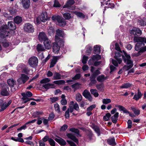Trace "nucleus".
Returning a JSON list of instances; mask_svg holds the SVG:
<instances>
[{
  "instance_id": "obj_4",
  "label": "nucleus",
  "mask_w": 146,
  "mask_h": 146,
  "mask_svg": "<svg viewBox=\"0 0 146 146\" xmlns=\"http://www.w3.org/2000/svg\"><path fill=\"white\" fill-rule=\"evenodd\" d=\"M59 38L57 36H55L56 42L53 43L52 46L53 51L55 54H58L60 49V46H59L57 42H58Z\"/></svg>"
},
{
  "instance_id": "obj_59",
  "label": "nucleus",
  "mask_w": 146,
  "mask_h": 146,
  "mask_svg": "<svg viewBox=\"0 0 146 146\" xmlns=\"http://www.w3.org/2000/svg\"><path fill=\"white\" fill-rule=\"evenodd\" d=\"M96 107V105L95 104L92 105L87 108V111H91Z\"/></svg>"
},
{
  "instance_id": "obj_53",
  "label": "nucleus",
  "mask_w": 146,
  "mask_h": 146,
  "mask_svg": "<svg viewBox=\"0 0 146 146\" xmlns=\"http://www.w3.org/2000/svg\"><path fill=\"white\" fill-rule=\"evenodd\" d=\"M87 50H86V52L88 53V54L89 55L90 54L91 51L92 49V47L89 46H86Z\"/></svg>"
},
{
  "instance_id": "obj_62",
  "label": "nucleus",
  "mask_w": 146,
  "mask_h": 146,
  "mask_svg": "<svg viewBox=\"0 0 146 146\" xmlns=\"http://www.w3.org/2000/svg\"><path fill=\"white\" fill-rule=\"evenodd\" d=\"M53 6L54 7H60V5L57 0H55Z\"/></svg>"
},
{
  "instance_id": "obj_14",
  "label": "nucleus",
  "mask_w": 146,
  "mask_h": 146,
  "mask_svg": "<svg viewBox=\"0 0 146 146\" xmlns=\"http://www.w3.org/2000/svg\"><path fill=\"white\" fill-rule=\"evenodd\" d=\"M60 57L59 56H55L53 57L51 62L50 68L53 67L56 64L58 60L60 58Z\"/></svg>"
},
{
  "instance_id": "obj_42",
  "label": "nucleus",
  "mask_w": 146,
  "mask_h": 146,
  "mask_svg": "<svg viewBox=\"0 0 146 146\" xmlns=\"http://www.w3.org/2000/svg\"><path fill=\"white\" fill-rule=\"evenodd\" d=\"M82 97L81 95L79 93H77L76 95V99L78 102H80L82 100Z\"/></svg>"
},
{
  "instance_id": "obj_29",
  "label": "nucleus",
  "mask_w": 146,
  "mask_h": 146,
  "mask_svg": "<svg viewBox=\"0 0 146 146\" xmlns=\"http://www.w3.org/2000/svg\"><path fill=\"white\" fill-rule=\"evenodd\" d=\"M22 18L20 16H16L14 19V23L17 24L20 23L22 22Z\"/></svg>"
},
{
  "instance_id": "obj_27",
  "label": "nucleus",
  "mask_w": 146,
  "mask_h": 146,
  "mask_svg": "<svg viewBox=\"0 0 146 146\" xmlns=\"http://www.w3.org/2000/svg\"><path fill=\"white\" fill-rule=\"evenodd\" d=\"M121 56V54L119 52H115V58L118 61L119 64H120L122 62V60L121 58H119Z\"/></svg>"
},
{
  "instance_id": "obj_8",
  "label": "nucleus",
  "mask_w": 146,
  "mask_h": 146,
  "mask_svg": "<svg viewBox=\"0 0 146 146\" xmlns=\"http://www.w3.org/2000/svg\"><path fill=\"white\" fill-rule=\"evenodd\" d=\"M130 34L134 35H141L142 34L141 30L138 28L134 27L130 31Z\"/></svg>"
},
{
  "instance_id": "obj_58",
  "label": "nucleus",
  "mask_w": 146,
  "mask_h": 146,
  "mask_svg": "<svg viewBox=\"0 0 146 146\" xmlns=\"http://www.w3.org/2000/svg\"><path fill=\"white\" fill-rule=\"evenodd\" d=\"M124 62H127L126 64L128 65H132L133 66V62L130 59L126 60L125 59H124Z\"/></svg>"
},
{
  "instance_id": "obj_48",
  "label": "nucleus",
  "mask_w": 146,
  "mask_h": 146,
  "mask_svg": "<svg viewBox=\"0 0 146 146\" xmlns=\"http://www.w3.org/2000/svg\"><path fill=\"white\" fill-rule=\"evenodd\" d=\"M53 83L55 84L60 85L64 84L65 83V82L63 80H61L54 81Z\"/></svg>"
},
{
  "instance_id": "obj_40",
  "label": "nucleus",
  "mask_w": 146,
  "mask_h": 146,
  "mask_svg": "<svg viewBox=\"0 0 146 146\" xmlns=\"http://www.w3.org/2000/svg\"><path fill=\"white\" fill-rule=\"evenodd\" d=\"M131 109L135 115H138L140 114V111L139 109L133 107H131Z\"/></svg>"
},
{
  "instance_id": "obj_15",
  "label": "nucleus",
  "mask_w": 146,
  "mask_h": 146,
  "mask_svg": "<svg viewBox=\"0 0 146 146\" xmlns=\"http://www.w3.org/2000/svg\"><path fill=\"white\" fill-rule=\"evenodd\" d=\"M21 3L23 7L25 9H28L30 5V0H21Z\"/></svg>"
},
{
  "instance_id": "obj_43",
  "label": "nucleus",
  "mask_w": 146,
  "mask_h": 146,
  "mask_svg": "<svg viewBox=\"0 0 146 146\" xmlns=\"http://www.w3.org/2000/svg\"><path fill=\"white\" fill-rule=\"evenodd\" d=\"M61 75L58 73L56 72L54 74L53 79L54 80H58L61 79Z\"/></svg>"
},
{
  "instance_id": "obj_50",
  "label": "nucleus",
  "mask_w": 146,
  "mask_h": 146,
  "mask_svg": "<svg viewBox=\"0 0 146 146\" xmlns=\"http://www.w3.org/2000/svg\"><path fill=\"white\" fill-rule=\"evenodd\" d=\"M50 81V79L48 78H46L41 80L40 82L41 84H46L49 82Z\"/></svg>"
},
{
  "instance_id": "obj_16",
  "label": "nucleus",
  "mask_w": 146,
  "mask_h": 146,
  "mask_svg": "<svg viewBox=\"0 0 146 146\" xmlns=\"http://www.w3.org/2000/svg\"><path fill=\"white\" fill-rule=\"evenodd\" d=\"M9 87L7 86H6L2 90L1 92V94L3 96H8L9 94Z\"/></svg>"
},
{
  "instance_id": "obj_26",
  "label": "nucleus",
  "mask_w": 146,
  "mask_h": 146,
  "mask_svg": "<svg viewBox=\"0 0 146 146\" xmlns=\"http://www.w3.org/2000/svg\"><path fill=\"white\" fill-rule=\"evenodd\" d=\"M119 116V113L116 112L115 114L111 117L112 121L114 123H117V118Z\"/></svg>"
},
{
  "instance_id": "obj_64",
  "label": "nucleus",
  "mask_w": 146,
  "mask_h": 146,
  "mask_svg": "<svg viewBox=\"0 0 146 146\" xmlns=\"http://www.w3.org/2000/svg\"><path fill=\"white\" fill-rule=\"evenodd\" d=\"M68 127V125L66 124L64 125L60 128V131H64Z\"/></svg>"
},
{
  "instance_id": "obj_31",
  "label": "nucleus",
  "mask_w": 146,
  "mask_h": 146,
  "mask_svg": "<svg viewBox=\"0 0 146 146\" xmlns=\"http://www.w3.org/2000/svg\"><path fill=\"white\" fill-rule=\"evenodd\" d=\"M42 87L45 89L48 90L50 88H54L55 87V85L53 84L48 83L43 85Z\"/></svg>"
},
{
  "instance_id": "obj_37",
  "label": "nucleus",
  "mask_w": 146,
  "mask_h": 146,
  "mask_svg": "<svg viewBox=\"0 0 146 146\" xmlns=\"http://www.w3.org/2000/svg\"><path fill=\"white\" fill-rule=\"evenodd\" d=\"M106 79V78L105 77L104 75H101L98 76L97 78V80L100 82H102L104 81Z\"/></svg>"
},
{
  "instance_id": "obj_2",
  "label": "nucleus",
  "mask_w": 146,
  "mask_h": 146,
  "mask_svg": "<svg viewBox=\"0 0 146 146\" xmlns=\"http://www.w3.org/2000/svg\"><path fill=\"white\" fill-rule=\"evenodd\" d=\"M51 18L52 20L54 21H57L58 22V24L60 26H64L66 24L65 21L60 16H53Z\"/></svg>"
},
{
  "instance_id": "obj_5",
  "label": "nucleus",
  "mask_w": 146,
  "mask_h": 146,
  "mask_svg": "<svg viewBox=\"0 0 146 146\" xmlns=\"http://www.w3.org/2000/svg\"><path fill=\"white\" fill-rule=\"evenodd\" d=\"M38 61V59L36 57L33 56L29 58L28 63L31 67H34L37 65Z\"/></svg>"
},
{
  "instance_id": "obj_51",
  "label": "nucleus",
  "mask_w": 146,
  "mask_h": 146,
  "mask_svg": "<svg viewBox=\"0 0 146 146\" xmlns=\"http://www.w3.org/2000/svg\"><path fill=\"white\" fill-rule=\"evenodd\" d=\"M102 102L103 104H107L110 103L111 102V100L109 98H104L103 99Z\"/></svg>"
},
{
  "instance_id": "obj_55",
  "label": "nucleus",
  "mask_w": 146,
  "mask_h": 146,
  "mask_svg": "<svg viewBox=\"0 0 146 146\" xmlns=\"http://www.w3.org/2000/svg\"><path fill=\"white\" fill-rule=\"evenodd\" d=\"M88 59V57L84 55L82 57V62L84 64H85L86 63V62Z\"/></svg>"
},
{
  "instance_id": "obj_36",
  "label": "nucleus",
  "mask_w": 146,
  "mask_h": 146,
  "mask_svg": "<svg viewBox=\"0 0 146 146\" xmlns=\"http://www.w3.org/2000/svg\"><path fill=\"white\" fill-rule=\"evenodd\" d=\"M90 92L91 94L93 95L95 97H97L99 96V94L96 89H91L90 90Z\"/></svg>"
},
{
  "instance_id": "obj_20",
  "label": "nucleus",
  "mask_w": 146,
  "mask_h": 146,
  "mask_svg": "<svg viewBox=\"0 0 146 146\" xmlns=\"http://www.w3.org/2000/svg\"><path fill=\"white\" fill-rule=\"evenodd\" d=\"M94 69L95 68L94 67L91 66L90 70L91 72L92 73L91 76L96 77V76L100 74L101 73L99 70H97L94 72Z\"/></svg>"
},
{
  "instance_id": "obj_24",
  "label": "nucleus",
  "mask_w": 146,
  "mask_h": 146,
  "mask_svg": "<svg viewBox=\"0 0 146 146\" xmlns=\"http://www.w3.org/2000/svg\"><path fill=\"white\" fill-rule=\"evenodd\" d=\"M146 51V46L144 47H142L137 53H134V56H138L141 54V53H143Z\"/></svg>"
},
{
  "instance_id": "obj_54",
  "label": "nucleus",
  "mask_w": 146,
  "mask_h": 146,
  "mask_svg": "<svg viewBox=\"0 0 146 146\" xmlns=\"http://www.w3.org/2000/svg\"><path fill=\"white\" fill-rule=\"evenodd\" d=\"M54 107L55 110L58 112H60V106L57 103H56L54 105Z\"/></svg>"
},
{
  "instance_id": "obj_35",
  "label": "nucleus",
  "mask_w": 146,
  "mask_h": 146,
  "mask_svg": "<svg viewBox=\"0 0 146 146\" xmlns=\"http://www.w3.org/2000/svg\"><path fill=\"white\" fill-rule=\"evenodd\" d=\"M92 128L97 134L98 136H99L100 135V129L98 127L95 125H93L92 127Z\"/></svg>"
},
{
  "instance_id": "obj_13",
  "label": "nucleus",
  "mask_w": 146,
  "mask_h": 146,
  "mask_svg": "<svg viewBox=\"0 0 146 146\" xmlns=\"http://www.w3.org/2000/svg\"><path fill=\"white\" fill-rule=\"evenodd\" d=\"M50 17H48L46 12H45L42 13L40 17V21L42 22H44L46 21Z\"/></svg>"
},
{
  "instance_id": "obj_49",
  "label": "nucleus",
  "mask_w": 146,
  "mask_h": 146,
  "mask_svg": "<svg viewBox=\"0 0 146 146\" xmlns=\"http://www.w3.org/2000/svg\"><path fill=\"white\" fill-rule=\"evenodd\" d=\"M63 16L66 20H68L71 19L72 18L70 14L69 13H66L63 14Z\"/></svg>"
},
{
  "instance_id": "obj_6",
  "label": "nucleus",
  "mask_w": 146,
  "mask_h": 146,
  "mask_svg": "<svg viewBox=\"0 0 146 146\" xmlns=\"http://www.w3.org/2000/svg\"><path fill=\"white\" fill-rule=\"evenodd\" d=\"M24 30L29 33H33L34 31V27L30 23L25 24L24 27Z\"/></svg>"
},
{
  "instance_id": "obj_18",
  "label": "nucleus",
  "mask_w": 146,
  "mask_h": 146,
  "mask_svg": "<svg viewBox=\"0 0 146 146\" xmlns=\"http://www.w3.org/2000/svg\"><path fill=\"white\" fill-rule=\"evenodd\" d=\"M51 42L48 39L44 41V44L45 48L47 49H50L51 47Z\"/></svg>"
},
{
  "instance_id": "obj_10",
  "label": "nucleus",
  "mask_w": 146,
  "mask_h": 146,
  "mask_svg": "<svg viewBox=\"0 0 146 146\" xmlns=\"http://www.w3.org/2000/svg\"><path fill=\"white\" fill-rule=\"evenodd\" d=\"M82 95L86 98L89 101H91L92 100V97L90 92L87 90H85L83 92Z\"/></svg>"
},
{
  "instance_id": "obj_34",
  "label": "nucleus",
  "mask_w": 146,
  "mask_h": 146,
  "mask_svg": "<svg viewBox=\"0 0 146 146\" xmlns=\"http://www.w3.org/2000/svg\"><path fill=\"white\" fill-rule=\"evenodd\" d=\"M95 78L96 77L91 76L90 77L91 82L89 84L90 86H92L93 84H95L96 83L97 81L95 79Z\"/></svg>"
},
{
  "instance_id": "obj_52",
  "label": "nucleus",
  "mask_w": 146,
  "mask_h": 146,
  "mask_svg": "<svg viewBox=\"0 0 146 146\" xmlns=\"http://www.w3.org/2000/svg\"><path fill=\"white\" fill-rule=\"evenodd\" d=\"M69 131L71 132H74L77 134L78 135L79 134V131L77 129L72 128L70 129Z\"/></svg>"
},
{
  "instance_id": "obj_1",
  "label": "nucleus",
  "mask_w": 146,
  "mask_h": 146,
  "mask_svg": "<svg viewBox=\"0 0 146 146\" xmlns=\"http://www.w3.org/2000/svg\"><path fill=\"white\" fill-rule=\"evenodd\" d=\"M7 26V25H5L2 28V30L0 32V39H1V42L2 45L4 47L8 46L10 43L5 39V38L9 36L10 37L11 34L9 29H6Z\"/></svg>"
},
{
  "instance_id": "obj_44",
  "label": "nucleus",
  "mask_w": 146,
  "mask_h": 146,
  "mask_svg": "<svg viewBox=\"0 0 146 146\" xmlns=\"http://www.w3.org/2000/svg\"><path fill=\"white\" fill-rule=\"evenodd\" d=\"M94 50L95 52V54H98L99 53L100 51V46L97 45L94 46Z\"/></svg>"
},
{
  "instance_id": "obj_41",
  "label": "nucleus",
  "mask_w": 146,
  "mask_h": 146,
  "mask_svg": "<svg viewBox=\"0 0 146 146\" xmlns=\"http://www.w3.org/2000/svg\"><path fill=\"white\" fill-rule=\"evenodd\" d=\"M96 88L100 91H102L104 90V85L103 84H98L96 86Z\"/></svg>"
},
{
  "instance_id": "obj_56",
  "label": "nucleus",
  "mask_w": 146,
  "mask_h": 146,
  "mask_svg": "<svg viewBox=\"0 0 146 146\" xmlns=\"http://www.w3.org/2000/svg\"><path fill=\"white\" fill-rule=\"evenodd\" d=\"M48 142L51 146H55V142L52 139L50 138L48 140Z\"/></svg>"
},
{
  "instance_id": "obj_32",
  "label": "nucleus",
  "mask_w": 146,
  "mask_h": 146,
  "mask_svg": "<svg viewBox=\"0 0 146 146\" xmlns=\"http://www.w3.org/2000/svg\"><path fill=\"white\" fill-rule=\"evenodd\" d=\"M143 44L144 45V44L142 43H137L135 46V50L138 51L141 49L142 48L141 46Z\"/></svg>"
},
{
  "instance_id": "obj_63",
  "label": "nucleus",
  "mask_w": 146,
  "mask_h": 146,
  "mask_svg": "<svg viewBox=\"0 0 146 146\" xmlns=\"http://www.w3.org/2000/svg\"><path fill=\"white\" fill-rule=\"evenodd\" d=\"M133 67V65H125L123 66V68L125 70H127L130 69Z\"/></svg>"
},
{
  "instance_id": "obj_12",
  "label": "nucleus",
  "mask_w": 146,
  "mask_h": 146,
  "mask_svg": "<svg viewBox=\"0 0 146 146\" xmlns=\"http://www.w3.org/2000/svg\"><path fill=\"white\" fill-rule=\"evenodd\" d=\"M38 38L40 41H44L48 39L45 33L43 32L39 33L38 35Z\"/></svg>"
},
{
  "instance_id": "obj_38",
  "label": "nucleus",
  "mask_w": 146,
  "mask_h": 146,
  "mask_svg": "<svg viewBox=\"0 0 146 146\" xmlns=\"http://www.w3.org/2000/svg\"><path fill=\"white\" fill-rule=\"evenodd\" d=\"M7 83L11 87H13L14 85L15 84V81L13 78L8 80Z\"/></svg>"
},
{
  "instance_id": "obj_11",
  "label": "nucleus",
  "mask_w": 146,
  "mask_h": 146,
  "mask_svg": "<svg viewBox=\"0 0 146 146\" xmlns=\"http://www.w3.org/2000/svg\"><path fill=\"white\" fill-rule=\"evenodd\" d=\"M11 102V101L10 100L7 103L6 102H5L3 104L2 103L1 105L0 111H3L5 110L10 105Z\"/></svg>"
},
{
  "instance_id": "obj_39",
  "label": "nucleus",
  "mask_w": 146,
  "mask_h": 146,
  "mask_svg": "<svg viewBox=\"0 0 146 146\" xmlns=\"http://www.w3.org/2000/svg\"><path fill=\"white\" fill-rule=\"evenodd\" d=\"M37 50L38 52H41L44 51L45 49L43 46L40 44H38L36 46Z\"/></svg>"
},
{
  "instance_id": "obj_9",
  "label": "nucleus",
  "mask_w": 146,
  "mask_h": 146,
  "mask_svg": "<svg viewBox=\"0 0 146 146\" xmlns=\"http://www.w3.org/2000/svg\"><path fill=\"white\" fill-rule=\"evenodd\" d=\"M115 107L118 108L120 111H122L123 113H128L129 114V115L131 117H133L135 116L133 114H131L129 112L127 111L124 107L122 106L116 105Z\"/></svg>"
},
{
  "instance_id": "obj_3",
  "label": "nucleus",
  "mask_w": 146,
  "mask_h": 146,
  "mask_svg": "<svg viewBox=\"0 0 146 146\" xmlns=\"http://www.w3.org/2000/svg\"><path fill=\"white\" fill-rule=\"evenodd\" d=\"M74 109L79 112V109L78 105L77 103L74 104L73 101H71L69 104V108L67 110H68L70 113H72L74 111Z\"/></svg>"
},
{
  "instance_id": "obj_28",
  "label": "nucleus",
  "mask_w": 146,
  "mask_h": 146,
  "mask_svg": "<svg viewBox=\"0 0 146 146\" xmlns=\"http://www.w3.org/2000/svg\"><path fill=\"white\" fill-rule=\"evenodd\" d=\"M132 86V84L129 83H125L123 84L121 86H120V88H128Z\"/></svg>"
},
{
  "instance_id": "obj_25",
  "label": "nucleus",
  "mask_w": 146,
  "mask_h": 146,
  "mask_svg": "<svg viewBox=\"0 0 146 146\" xmlns=\"http://www.w3.org/2000/svg\"><path fill=\"white\" fill-rule=\"evenodd\" d=\"M75 3L74 0H69L64 6V8H68L73 5Z\"/></svg>"
},
{
  "instance_id": "obj_19",
  "label": "nucleus",
  "mask_w": 146,
  "mask_h": 146,
  "mask_svg": "<svg viewBox=\"0 0 146 146\" xmlns=\"http://www.w3.org/2000/svg\"><path fill=\"white\" fill-rule=\"evenodd\" d=\"M142 95L143 94L141 93L139 90L138 89L137 93L135 94L133 99L136 101H138L141 98Z\"/></svg>"
},
{
  "instance_id": "obj_47",
  "label": "nucleus",
  "mask_w": 146,
  "mask_h": 146,
  "mask_svg": "<svg viewBox=\"0 0 146 146\" xmlns=\"http://www.w3.org/2000/svg\"><path fill=\"white\" fill-rule=\"evenodd\" d=\"M92 58H93L95 61H98V60L101 59V56L98 54L93 55L92 56Z\"/></svg>"
},
{
  "instance_id": "obj_57",
  "label": "nucleus",
  "mask_w": 146,
  "mask_h": 146,
  "mask_svg": "<svg viewBox=\"0 0 146 146\" xmlns=\"http://www.w3.org/2000/svg\"><path fill=\"white\" fill-rule=\"evenodd\" d=\"M111 116L110 113H108L106 114V115L104 117L103 119L105 121H108Z\"/></svg>"
},
{
  "instance_id": "obj_61",
  "label": "nucleus",
  "mask_w": 146,
  "mask_h": 146,
  "mask_svg": "<svg viewBox=\"0 0 146 146\" xmlns=\"http://www.w3.org/2000/svg\"><path fill=\"white\" fill-rule=\"evenodd\" d=\"M50 100L52 103H54L58 100V98L57 97H51Z\"/></svg>"
},
{
  "instance_id": "obj_23",
  "label": "nucleus",
  "mask_w": 146,
  "mask_h": 146,
  "mask_svg": "<svg viewBox=\"0 0 146 146\" xmlns=\"http://www.w3.org/2000/svg\"><path fill=\"white\" fill-rule=\"evenodd\" d=\"M107 142L108 144L112 146H115L116 145L114 137L110 138L107 139Z\"/></svg>"
},
{
  "instance_id": "obj_7",
  "label": "nucleus",
  "mask_w": 146,
  "mask_h": 146,
  "mask_svg": "<svg viewBox=\"0 0 146 146\" xmlns=\"http://www.w3.org/2000/svg\"><path fill=\"white\" fill-rule=\"evenodd\" d=\"M29 79L27 75L22 74L20 77L17 79V81L20 84L25 83Z\"/></svg>"
},
{
  "instance_id": "obj_21",
  "label": "nucleus",
  "mask_w": 146,
  "mask_h": 146,
  "mask_svg": "<svg viewBox=\"0 0 146 146\" xmlns=\"http://www.w3.org/2000/svg\"><path fill=\"white\" fill-rule=\"evenodd\" d=\"M66 135L68 138L73 141L75 143H78V139L73 135L70 133H67Z\"/></svg>"
},
{
  "instance_id": "obj_46",
  "label": "nucleus",
  "mask_w": 146,
  "mask_h": 146,
  "mask_svg": "<svg viewBox=\"0 0 146 146\" xmlns=\"http://www.w3.org/2000/svg\"><path fill=\"white\" fill-rule=\"evenodd\" d=\"M74 13L75 15L79 17L84 18L85 17V15L82 13L77 11H74Z\"/></svg>"
},
{
  "instance_id": "obj_60",
  "label": "nucleus",
  "mask_w": 146,
  "mask_h": 146,
  "mask_svg": "<svg viewBox=\"0 0 146 146\" xmlns=\"http://www.w3.org/2000/svg\"><path fill=\"white\" fill-rule=\"evenodd\" d=\"M124 54L126 58H125V57L123 56H122V58L124 60V59H125L126 60L130 59L131 58L130 56L127 54L124 51Z\"/></svg>"
},
{
  "instance_id": "obj_33",
  "label": "nucleus",
  "mask_w": 146,
  "mask_h": 146,
  "mask_svg": "<svg viewBox=\"0 0 146 146\" xmlns=\"http://www.w3.org/2000/svg\"><path fill=\"white\" fill-rule=\"evenodd\" d=\"M143 37L139 36H135L133 38L134 42H143Z\"/></svg>"
},
{
  "instance_id": "obj_17",
  "label": "nucleus",
  "mask_w": 146,
  "mask_h": 146,
  "mask_svg": "<svg viewBox=\"0 0 146 146\" xmlns=\"http://www.w3.org/2000/svg\"><path fill=\"white\" fill-rule=\"evenodd\" d=\"M58 137V138H53L56 142L58 143L60 145L64 146L66 145V142L64 140L59 137Z\"/></svg>"
},
{
  "instance_id": "obj_30",
  "label": "nucleus",
  "mask_w": 146,
  "mask_h": 146,
  "mask_svg": "<svg viewBox=\"0 0 146 146\" xmlns=\"http://www.w3.org/2000/svg\"><path fill=\"white\" fill-rule=\"evenodd\" d=\"M21 95L23 96L22 99L24 101V103H26L30 101V98H29L28 97L27 95H25V93H22Z\"/></svg>"
},
{
  "instance_id": "obj_22",
  "label": "nucleus",
  "mask_w": 146,
  "mask_h": 146,
  "mask_svg": "<svg viewBox=\"0 0 146 146\" xmlns=\"http://www.w3.org/2000/svg\"><path fill=\"white\" fill-rule=\"evenodd\" d=\"M8 26L9 29L11 30H15L16 28L15 23L12 21L9 22Z\"/></svg>"
},
{
  "instance_id": "obj_45",
  "label": "nucleus",
  "mask_w": 146,
  "mask_h": 146,
  "mask_svg": "<svg viewBox=\"0 0 146 146\" xmlns=\"http://www.w3.org/2000/svg\"><path fill=\"white\" fill-rule=\"evenodd\" d=\"M56 34L57 35L62 37H63L64 35V32L59 29H58L56 31Z\"/></svg>"
}]
</instances>
